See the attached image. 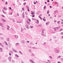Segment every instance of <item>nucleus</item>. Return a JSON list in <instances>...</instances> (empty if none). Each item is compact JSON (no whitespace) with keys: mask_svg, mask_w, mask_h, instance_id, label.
<instances>
[{"mask_svg":"<svg viewBox=\"0 0 63 63\" xmlns=\"http://www.w3.org/2000/svg\"><path fill=\"white\" fill-rule=\"evenodd\" d=\"M29 52H31V50L30 49H29Z\"/></svg>","mask_w":63,"mask_h":63,"instance_id":"412c9836","label":"nucleus"},{"mask_svg":"<svg viewBox=\"0 0 63 63\" xmlns=\"http://www.w3.org/2000/svg\"><path fill=\"white\" fill-rule=\"evenodd\" d=\"M36 23H37V24H38L39 23V21H37Z\"/></svg>","mask_w":63,"mask_h":63,"instance_id":"aec40b11","label":"nucleus"},{"mask_svg":"<svg viewBox=\"0 0 63 63\" xmlns=\"http://www.w3.org/2000/svg\"><path fill=\"white\" fill-rule=\"evenodd\" d=\"M16 45H19V43H16Z\"/></svg>","mask_w":63,"mask_h":63,"instance_id":"6ab92c4d","label":"nucleus"},{"mask_svg":"<svg viewBox=\"0 0 63 63\" xmlns=\"http://www.w3.org/2000/svg\"><path fill=\"white\" fill-rule=\"evenodd\" d=\"M22 10H23V11H24V8H23L22 9Z\"/></svg>","mask_w":63,"mask_h":63,"instance_id":"72a5a7b5","label":"nucleus"},{"mask_svg":"<svg viewBox=\"0 0 63 63\" xmlns=\"http://www.w3.org/2000/svg\"><path fill=\"white\" fill-rule=\"evenodd\" d=\"M3 9L4 10H5V11H6V10H7V8H6L5 7H4L3 8Z\"/></svg>","mask_w":63,"mask_h":63,"instance_id":"1a4fd4ad","label":"nucleus"},{"mask_svg":"<svg viewBox=\"0 0 63 63\" xmlns=\"http://www.w3.org/2000/svg\"><path fill=\"white\" fill-rule=\"evenodd\" d=\"M33 26H30V28H33Z\"/></svg>","mask_w":63,"mask_h":63,"instance_id":"a211bd4d","label":"nucleus"},{"mask_svg":"<svg viewBox=\"0 0 63 63\" xmlns=\"http://www.w3.org/2000/svg\"><path fill=\"white\" fill-rule=\"evenodd\" d=\"M55 50L56 53H59V49H55Z\"/></svg>","mask_w":63,"mask_h":63,"instance_id":"f257e3e1","label":"nucleus"},{"mask_svg":"<svg viewBox=\"0 0 63 63\" xmlns=\"http://www.w3.org/2000/svg\"><path fill=\"white\" fill-rule=\"evenodd\" d=\"M9 8H10V9H12V8H11V7H9Z\"/></svg>","mask_w":63,"mask_h":63,"instance_id":"864d4df0","label":"nucleus"},{"mask_svg":"<svg viewBox=\"0 0 63 63\" xmlns=\"http://www.w3.org/2000/svg\"><path fill=\"white\" fill-rule=\"evenodd\" d=\"M19 52H20V53H21V54H22V53L21 52V51H19Z\"/></svg>","mask_w":63,"mask_h":63,"instance_id":"4be33fe9","label":"nucleus"},{"mask_svg":"<svg viewBox=\"0 0 63 63\" xmlns=\"http://www.w3.org/2000/svg\"><path fill=\"white\" fill-rule=\"evenodd\" d=\"M7 27L8 28H7V29H9V28H10V27L9 26H7Z\"/></svg>","mask_w":63,"mask_h":63,"instance_id":"f8f14e48","label":"nucleus"},{"mask_svg":"<svg viewBox=\"0 0 63 63\" xmlns=\"http://www.w3.org/2000/svg\"><path fill=\"white\" fill-rule=\"evenodd\" d=\"M26 27L28 29H29V27H28V25L27 24H26Z\"/></svg>","mask_w":63,"mask_h":63,"instance_id":"0eeeda50","label":"nucleus"},{"mask_svg":"<svg viewBox=\"0 0 63 63\" xmlns=\"http://www.w3.org/2000/svg\"><path fill=\"white\" fill-rule=\"evenodd\" d=\"M49 57H50V58H51V59H52V57L51 56H49Z\"/></svg>","mask_w":63,"mask_h":63,"instance_id":"58836bf2","label":"nucleus"},{"mask_svg":"<svg viewBox=\"0 0 63 63\" xmlns=\"http://www.w3.org/2000/svg\"><path fill=\"white\" fill-rule=\"evenodd\" d=\"M9 53V55L11 56V53Z\"/></svg>","mask_w":63,"mask_h":63,"instance_id":"f704fd0d","label":"nucleus"},{"mask_svg":"<svg viewBox=\"0 0 63 63\" xmlns=\"http://www.w3.org/2000/svg\"><path fill=\"white\" fill-rule=\"evenodd\" d=\"M15 55L17 57H19V56H18V55H17L16 54Z\"/></svg>","mask_w":63,"mask_h":63,"instance_id":"4468645a","label":"nucleus"},{"mask_svg":"<svg viewBox=\"0 0 63 63\" xmlns=\"http://www.w3.org/2000/svg\"><path fill=\"white\" fill-rule=\"evenodd\" d=\"M28 20L29 21H30H30H31V20H30V19H28Z\"/></svg>","mask_w":63,"mask_h":63,"instance_id":"a878e982","label":"nucleus"},{"mask_svg":"<svg viewBox=\"0 0 63 63\" xmlns=\"http://www.w3.org/2000/svg\"><path fill=\"white\" fill-rule=\"evenodd\" d=\"M46 6H45L44 7V9H46Z\"/></svg>","mask_w":63,"mask_h":63,"instance_id":"7c9ffc66","label":"nucleus"},{"mask_svg":"<svg viewBox=\"0 0 63 63\" xmlns=\"http://www.w3.org/2000/svg\"><path fill=\"white\" fill-rule=\"evenodd\" d=\"M44 44H46V42H44Z\"/></svg>","mask_w":63,"mask_h":63,"instance_id":"e2e57ef3","label":"nucleus"},{"mask_svg":"<svg viewBox=\"0 0 63 63\" xmlns=\"http://www.w3.org/2000/svg\"><path fill=\"white\" fill-rule=\"evenodd\" d=\"M45 3L46 4H47V2H45Z\"/></svg>","mask_w":63,"mask_h":63,"instance_id":"de8ad7c7","label":"nucleus"},{"mask_svg":"<svg viewBox=\"0 0 63 63\" xmlns=\"http://www.w3.org/2000/svg\"><path fill=\"white\" fill-rule=\"evenodd\" d=\"M39 18H41V17H40V16H39Z\"/></svg>","mask_w":63,"mask_h":63,"instance_id":"4d7b16f0","label":"nucleus"},{"mask_svg":"<svg viewBox=\"0 0 63 63\" xmlns=\"http://www.w3.org/2000/svg\"><path fill=\"white\" fill-rule=\"evenodd\" d=\"M30 62H32V63H34V62L31 60H30Z\"/></svg>","mask_w":63,"mask_h":63,"instance_id":"39448f33","label":"nucleus"},{"mask_svg":"<svg viewBox=\"0 0 63 63\" xmlns=\"http://www.w3.org/2000/svg\"><path fill=\"white\" fill-rule=\"evenodd\" d=\"M3 21H4V22H6V21L5 20H3Z\"/></svg>","mask_w":63,"mask_h":63,"instance_id":"79ce46f5","label":"nucleus"},{"mask_svg":"<svg viewBox=\"0 0 63 63\" xmlns=\"http://www.w3.org/2000/svg\"><path fill=\"white\" fill-rule=\"evenodd\" d=\"M28 24H30V23L29 22H28Z\"/></svg>","mask_w":63,"mask_h":63,"instance_id":"4c0bfd02","label":"nucleus"},{"mask_svg":"<svg viewBox=\"0 0 63 63\" xmlns=\"http://www.w3.org/2000/svg\"><path fill=\"white\" fill-rule=\"evenodd\" d=\"M26 22H27V23H28L29 22H28V21H26Z\"/></svg>","mask_w":63,"mask_h":63,"instance_id":"49530a36","label":"nucleus"},{"mask_svg":"<svg viewBox=\"0 0 63 63\" xmlns=\"http://www.w3.org/2000/svg\"><path fill=\"white\" fill-rule=\"evenodd\" d=\"M47 2H49V1L48 0H47Z\"/></svg>","mask_w":63,"mask_h":63,"instance_id":"37998d69","label":"nucleus"},{"mask_svg":"<svg viewBox=\"0 0 63 63\" xmlns=\"http://www.w3.org/2000/svg\"><path fill=\"white\" fill-rule=\"evenodd\" d=\"M43 19L44 21H46V19H44V18H43Z\"/></svg>","mask_w":63,"mask_h":63,"instance_id":"b1692460","label":"nucleus"},{"mask_svg":"<svg viewBox=\"0 0 63 63\" xmlns=\"http://www.w3.org/2000/svg\"><path fill=\"white\" fill-rule=\"evenodd\" d=\"M27 10L28 12H29V7H28V8Z\"/></svg>","mask_w":63,"mask_h":63,"instance_id":"2eb2a0df","label":"nucleus"},{"mask_svg":"<svg viewBox=\"0 0 63 63\" xmlns=\"http://www.w3.org/2000/svg\"><path fill=\"white\" fill-rule=\"evenodd\" d=\"M41 35H42V36H46V35L44 34H41Z\"/></svg>","mask_w":63,"mask_h":63,"instance_id":"5701e85b","label":"nucleus"},{"mask_svg":"<svg viewBox=\"0 0 63 63\" xmlns=\"http://www.w3.org/2000/svg\"><path fill=\"white\" fill-rule=\"evenodd\" d=\"M57 23L58 24H59V23H60V22L59 21H58L57 22Z\"/></svg>","mask_w":63,"mask_h":63,"instance_id":"393cba45","label":"nucleus"},{"mask_svg":"<svg viewBox=\"0 0 63 63\" xmlns=\"http://www.w3.org/2000/svg\"><path fill=\"white\" fill-rule=\"evenodd\" d=\"M56 12V11H55L54 12V13H55V12Z\"/></svg>","mask_w":63,"mask_h":63,"instance_id":"13d9d810","label":"nucleus"},{"mask_svg":"<svg viewBox=\"0 0 63 63\" xmlns=\"http://www.w3.org/2000/svg\"><path fill=\"white\" fill-rule=\"evenodd\" d=\"M1 16L2 17H5V16H4V15H1Z\"/></svg>","mask_w":63,"mask_h":63,"instance_id":"dca6fc26","label":"nucleus"},{"mask_svg":"<svg viewBox=\"0 0 63 63\" xmlns=\"http://www.w3.org/2000/svg\"><path fill=\"white\" fill-rule=\"evenodd\" d=\"M15 37L16 38H18V36L17 35H15Z\"/></svg>","mask_w":63,"mask_h":63,"instance_id":"423d86ee","label":"nucleus"},{"mask_svg":"<svg viewBox=\"0 0 63 63\" xmlns=\"http://www.w3.org/2000/svg\"><path fill=\"white\" fill-rule=\"evenodd\" d=\"M61 35H63V32H61Z\"/></svg>","mask_w":63,"mask_h":63,"instance_id":"c85d7f7f","label":"nucleus"},{"mask_svg":"<svg viewBox=\"0 0 63 63\" xmlns=\"http://www.w3.org/2000/svg\"><path fill=\"white\" fill-rule=\"evenodd\" d=\"M7 2H6V3H5V4H7Z\"/></svg>","mask_w":63,"mask_h":63,"instance_id":"3c124183","label":"nucleus"},{"mask_svg":"<svg viewBox=\"0 0 63 63\" xmlns=\"http://www.w3.org/2000/svg\"><path fill=\"white\" fill-rule=\"evenodd\" d=\"M61 23H62V24H63V22H62Z\"/></svg>","mask_w":63,"mask_h":63,"instance_id":"680f3d73","label":"nucleus"},{"mask_svg":"<svg viewBox=\"0 0 63 63\" xmlns=\"http://www.w3.org/2000/svg\"><path fill=\"white\" fill-rule=\"evenodd\" d=\"M61 59L62 60H63V59H62V58H61Z\"/></svg>","mask_w":63,"mask_h":63,"instance_id":"69168bd1","label":"nucleus"},{"mask_svg":"<svg viewBox=\"0 0 63 63\" xmlns=\"http://www.w3.org/2000/svg\"><path fill=\"white\" fill-rule=\"evenodd\" d=\"M0 46H2V43H0Z\"/></svg>","mask_w":63,"mask_h":63,"instance_id":"473e14b6","label":"nucleus"},{"mask_svg":"<svg viewBox=\"0 0 63 63\" xmlns=\"http://www.w3.org/2000/svg\"><path fill=\"white\" fill-rule=\"evenodd\" d=\"M47 14H49V11H47Z\"/></svg>","mask_w":63,"mask_h":63,"instance_id":"2f4dec72","label":"nucleus"},{"mask_svg":"<svg viewBox=\"0 0 63 63\" xmlns=\"http://www.w3.org/2000/svg\"><path fill=\"white\" fill-rule=\"evenodd\" d=\"M26 15H28V13H26Z\"/></svg>","mask_w":63,"mask_h":63,"instance_id":"603ef678","label":"nucleus"},{"mask_svg":"<svg viewBox=\"0 0 63 63\" xmlns=\"http://www.w3.org/2000/svg\"><path fill=\"white\" fill-rule=\"evenodd\" d=\"M62 38H63V36L62 37Z\"/></svg>","mask_w":63,"mask_h":63,"instance_id":"0e129e2a","label":"nucleus"},{"mask_svg":"<svg viewBox=\"0 0 63 63\" xmlns=\"http://www.w3.org/2000/svg\"><path fill=\"white\" fill-rule=\"evenodd\" d=\"M48 16H50V14H49V15H48Z\"/></svg>","mask_w":63,"mask_h":63,"instance_id":"052dcab7","label":"nucleus"},{"mask_svg":"<svg viewBox=\"0 0 63 63\" xmlns=\"http://www.w3.org/2000/svg\"><path fill=\"white\" fill-rule=\"evenodd\" d=\"M46 24L47 25L48 24V23H47Z\"/></svg>","mask_w":63,"mask_h":63,"instance_id":"ea45409f","label":"nucleus"},{"mask_svg":"<svg viewBox=\"0 0 63 63\" xmlns=\"http://www.w3.org/2000/svg\"><path fill=\"white\" fill-rule=\"evenodd\" d=\"M35 16V15H32V17H33Z\"/></svg>","mask_w":63,"mask_h":63,"instance_id":"bb28decb","label":"nucleus"},{"mask_svg":"<svg viewBox=\"0 0 63 63\" xmlns=\"http://www.w3.org/2000/svg\"><path fill=\"white\" fill-rule=\"evenodd\" d=\"M62 22H63V20H62Z\"/></svg>","mask_w":63,"mask_h":63,"instance_id":"774afa93","label":"nucleus"},{"mask_svg":"<svg viewBox=\"0 0 63 63\" xmlns=\"http://www.w3.org/2000/svg\"><path fill=\"white\" fill-rule=\"evenodd\" d=\"M42 25L41 24L39 25V27H41V26H42Z\"/></svg>","mask_w":63,"mask_h":63,"instance_id":"f3484780","label":"nucleus"},{"mask_svg":"<svg viewBox=\"0 0 63 63\" xmlns=\"http://www.w3.org/2000/svg\"><path fill=\"white\" fill-rule=\"evenodd\" d=\"M0 50H2V48H0Z\"/></svg>","mask_w":63,"mask_h":63,"instance_id":"c756f323","label":"nucleus"},{"mask_svg":"<svg viewBox=\"0 0 63 63\" xmlns=\"http://www.w3.org/2000/svg\"><path fill=\"white\" fill-rule=\"evenodd\" d=\"M31 55H32V56H33V55H34V54H32Z\"/></svg>","mask_w":63,"mask_h":63,"instance_id":"8fccbe9b","label":"nucleus"},{"mask_svg":"<svg viewBox=\"0 0 63 63\" xmlns=\"http://www.w3.org/2000/svg\"><path fill=\"white\" fill-rule=\"evenodd\" d=\"M59 28V27L55 28L54 29L55 31H56Z\"/></svg>","mask_w":63,"mask_h":63,"instance_id":"f03ea898","label":"nucleus"},{"mask_svg":"<svg viewBox=\"0 0 63 63\" xmlns=\"http://www.w3.org/2000/svg\"><path fill=\"white\" fill-rule=\"evenodd\" d=\"M4 43H5V44L6 45V46H8V44H7V43L6 42H4Z\"/></svg>","mask_w":63,"mask_h":63,"instance_id":"9d476101","label":"nucleus"},{"mask_svg":"<svg viewBox=\"0 0 63 63\" xmlns=\"http://www.w3.org/2000/svg\"><path fill=\"white\" fill-rule=\"evenodd\" d=\"M34 4H36V3L35 2H34Z\"/></svg>","mask_w":63,"mask_h":63,"instance_id":"e433bc0d","label":"nucleus"},{"mask_svg":"<svg viewBox=\"0 0 63 63\" xmlns=\"http://www.w3.org/2000/svg\"><path fill=\"white\" fill-rule=\"evenodd\" d=\"M42 33L44 34V32H43V31L42 32Z\"/></svg>","mask_w":63,"mask_h":63,"instance_id":"5fc2aeb1","label":"nucleus"},{"mask_svg":"<svg viewBox=\"0 0 63 63\" xmlns=\"http://www.w3.org/2000/svg\"><path fill=\"white\" fill-rule=\"evenodd\" d=\"M8 60H9L10 61H11V60H12V57H9L8 58Z\"/></svg>","mask_w":63,"mask_h":63,"instance_id":"7ed1b4c3","label":"nucleus"},{"mask_svg":"<svg viewBox=\"0 0 63 63\" xmlns=\"http://www.w3.org/2000/svg\"><path fill=\"white\" fill-rule=\"evenodd\" d=\"M26 4V3L25 2L24 3V6H25V5Z\"/></svg>","mask_w":63,"mask_h":63,"instance_id":"cd10ccee","label":"nucleus"},{"mask_svg":"<svg viewBox=\"0 0 63 63\" xmlns=\"http://www.w3.org/2000/svg\"><path fill=\"white\" fill-rule=\"evenodd\" d=\"M62 30H63V29H61L60 30V31H62Z\"/></svg>","mask_w":63,"mask_h":63,"instance_id":"c9c22d12","label":"nucleus"},{"mask_svg":"<svg viewBox=\"0 0 63 63\" xmlns=\"http://www.w3.org/2000/svg\"><path fill=\"white\" fill-rule=\"evenodd\" d=\"M22 16L23 17V18H24V14H22Z\"/></svg>","mask_w":63,"mask_h":63,"instance_id":"ddd939ff","label":"nucleus"},{"mask_svg":"<svg viewBox=\"0 0 63 63\" xmlns=\"http://www.w3.org/2000/svg\"><path fill=\"white\" fill-rule=\"evenodd\" d=\"M47 61H48V62H50V61L49 60H47Z\"/></svg>","mask_w":63,"mask_h":63,"instance_id":"bf43d9fd","label":"nucleus"},{"mask_svg":"<svg viewBox=\"0 0 63 63\" xmlns=\"http://www.w3.org/2000/svg\"><path fill=\"white\" fill-rule=\"evenodd\" d=\"M11 46H12V45H11V44H10L9 45H8V46L9 47H10V48L11 47Z\"/></svg>","mask_w":63,"mask_h":63,"instance_id":"6e6552de","label":"nucleus"},{"mask_svg":"<svg viewBox=\"0 0 63 63\" xmlns=\"http://www.w3.org/2000/svg\"><path fill=\"white\" fill-rule=\"evenodd\" d=\"M13 51H14V52H16V53H17V51H16V50H15V49H13Z\"/></svg>","mask_w":63,"mask_h":63,"instance_id":"20e7f679","label":"nucleus"},{"mask_svg":"<svg viewBox=\"0 0 63 63\" xmlns=\"http://www.w3.org/2000/svg\"><path fill=\"white\" fill-rule=\"evenodd\" d=\"M50 8H52V7H51V6H50Z\"/></svg>","mask_w":63,"mask_h":63,"instance_id":"6e6d98bb","label":"nucleus"},{"mask_svg":"<svg viewBox=\"0 0 63 63\" xmlns=\"http://www.w3.org/2000/svg\"><path fill=\"white\" fill-rule=\"evenodd\" d=\"M56 22V20H54V22Z\"/></svg>","mask_w":63,"mask_h":63,"instance_id":"a19ab883","label":"nucleus"},{"mask_svg":"<svg viewBox=\"0 0 63 63\" xmlns=\"http://www.w3.org/2000/svg\"><path fill=\"white\" fill-rule=\"evenodd\" d=\"M58 63H61V62H58Z\"/></svg>","mask_w":63,"mask_h":63,"instance_id":"09e8293b","label":"nucleus"},{"mask_svg":"<svg viewBox=\"0 0 63 63\" xmlns=\"http://www.w3.org/2000/svg\"><path fill=\"white\" fill-rule=\"evenodd\" d=\"M27 42L28 43H29V41H27Z\"/></svg>","mask_w":63,"mask_h":63,"instance_id":"c03bdc74","label":"nucleus"},{"mask_svg":"<svg viewBox=\"0 0 63 63\" xmlns=\"http://www.w3.org/2000/svg\"><path fill=\"white\" fill-rule=\"evenodd\" d=\"M60 57H61V56H59L58 57V58H60Z\"/></svg>","mask_w":63,"mask_h":63,"instance_id":"a18cd8bd","label":"nucleus"},{"mask_svg":"<svg viewBox=\"0 0 63 63\" xmlns=\"http://www.w3.org/2000/svg\"><path fill=\"white\" fill-rule=\"evenodd\" d=\"M31 14H32V15H34V12H33L31 11Z\"/></svg>","mask_w":63,"mask_h":63,"instance_id":"9b49d317","label":"nucleus"},{"mask_svg":"<svg viewBox=\"0 0 63 63\" xmlns=\"http://www.w3.org/2000/svg\"><path fill=\"white\" fill-rule=\"evenodd\" d=\"M13 21L14 22H15V20H13Z\"/></svg>","mask_w":63,"mask_h":63,"instance_id":"338daca9","label":"nucleus"}]
</instances>
